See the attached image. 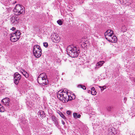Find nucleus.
I'll return each instance as SVG.
<instances>
[{
	"instance_id": "nucleus-1",
	"label": "nucleus",
	"mask_w": 135,
	"mask_h": 135,
	"mask_svg": "<svg viewBox=\"0 0 135 135\" xmlns=\"http://www.w3.org/2000/svg\"><path fill=\"white\" fill-rule=\"evenodd\" d=\"M67 52L68 55L70 56L75 57L78 56L79 52V50L76 47L73 45H70L68 47Z\"/></svg>"
},
{
	"instance_id": "nucleus-2",
	"label": "nucleus",
	"mask_w": 135,
	"mask_h": 135,
	"mask_svg": "<svg viewBox=\"0 0 135 135\" xmlns=\"http://www.w3.org/2000/svg\"><path fill=\"white\" fill-rule=\"evenodd\" d=\"M37 81L39 84H42V85L47 84L48 81L46 74L43 73L40 75L38 77Z\"/></svg>"
},
{
	"instance_id": "nucleus-3",
	"label": "nucleus",
	"mask_w": 135,
	"mask_h": 135,
	"mask_svg": "<svg viewBox=\"0 0 135 135\" xmlns=\"http://www.w3.org/2000/svg\"><path fill=\"white\" fill-rule=\"evenodd\" d=\"M33 55L37 58L40 57L42 54L40 47L38 45H35L33 46Z\"/></svg>"
},
{
	"instance_id": "nucleus-4",
	"label": "nucleus",
	"mask_w": 135,
	"mask_h": 135,
	"mask_svg": "<svg viewBox=\"0 0 135 135\" xmlns=\"http://www.w3.org/2000/svg\"><path fill=\"white\" fill-rule=\"evenodd\" d=\"M13 12L17 15H19L25 12V9L24 7L21 6L19 4L16 5L13 9Z\"/></svg>"
},
{
	"instance_id": "nucleus-5",
	"label": "nucleus",
	"mask_w": 135,
	"mask_h": 135,
	"mask_svg": "<svg viewBox=\"0 0 135 135\" xmlns=\"http://www.w3.org/2000/svg\"><path fill=\"white\" fill-rule=\"evenodd\" d=\"M21 34V33L19 31H17L15 33L10 34V40L12 42L17 41L20 38Z\"/></svg>"
},
{
	"instance_id": "nucleus-6",
	"label": "nucleus",
	"mask_w": 135,
	"mask_h": 135,
	"mask_svg": "<svg viewBox=\"0 0 135 135\" xmlns=\"http://www.w3.org/2000/svg\"><path fill=\"white\" fill-rule=\"evenodd\" d=\"M66 93H67V91L66 90H60L58 92L57 96V98L60 100H63V97L64 96H66Z\"/></svg>"
},
{
	"instance_id": "nucleus-7",
	"label": "nucleus",
	"mask_w": 135,
	"mask_h": 135,
	"mask_svg": "<svg viewBox=\"0 0 135 135\" xmlns=\"http://www.w3.org/2000/svg\"><path fill=\"white\" fill-rule=\"evenodd\" d=\"M19 18L15 16H12L10 18L11 23L14 25L18 23L19 21Z\"/></svg>"
},
{
	"instance_id": "nucleus-8",
	"label": "nucleus",
	"mask_w": 135,
	"mask_h": 135,
	"mask_svg": "<svg viewBox=\"0 0 135 135\" xmlns=\"http://www.w3.org/2000/svg\"><path fill=\"white\" fill-rule=\"evenodd\" d=\"M51 39L54 42L57 43L59 42L60 37L59 35L56 33H54L51 36Z\"/></svg>"
},
{
	"instance_id": "nucleus-9",
	"label": "nucleus",
	"mask_w": 135,
	"mask_h": 135,
	"mask_svg": "<svg viewBox=\"0 0 135 135\" xmlns=\"http://www.w3.org/2000/svg\"><path fill=\"white\" fill-rule=\"evenodd\" d=\"M14 82L16 84H18L21 78V75L18 73H15L14 75Z\"/></svg>"
},
{
	"instance_id": "nucleus-10",
	"label": "nucleus",
	"mask_w": 135,
	"mask_h": 135,
	"mask_svg": "<svg viewBox=\"0 0 135 135\" xmlns=\"http://www.w3.org/2000/svg\"><path fill=\"white\" fill-rule=\"evenodd\" d=\"M114 35L113 32L112 30H107L104 34L105 38L106 39L112 36V35Z\"/></svg>"
},
{
	"instance_id": "nucleus-11",
	"label": "nucleus",
	"mask_w": 135,
	"mask_h": 135,
	"mask_svg": "<svg viewBox=\"0 0 135 135\" xmlns=\"http://www.w3.org/2000/svg\"><path fill=\"white\" fill-rule=\"evenodd\" d=\"M108 41L112 42H115L117 40V37L113 35L106 39Z\"/></svg>"
},
{
	"instance_id": "nucleus-12",
	"label": "nucleus",
	"mask_w": 135,
	"mask_h": 135,
	"mask_svg": "<svg viewBox=\"0 0 135 135\" xmlns=\"http://www.w3.org/2000/svg\"><path fill=\"white\" fill-rule=\"evenodd\" d=\"M9 99L8 98H6L4 99H3L2 101L3 104L6 106H8L9 101Z\"/></svg>"
},
{
	"instance_id": "nucleus-13",
	"label": "nucleus",
	"mask_w": 135,
	"mask_h": 135,
	"mask_svg": "<svg viewBox=\"0 0 135 135\" xmlns=\"http://www.w3.org/2000/svg\"><path fill=\"white\" fill-rule=\"evenodd\" d=\"M68 98H69V96L68 94V92L67 91V93H66V96H64L63 97V100H61L63 103H66L68 101Z\"/></svg>"
},
{
	"instance_id": "nucleus-14",
	"label": "nucleus",
	"mask_w": 135,
	"mask_h": 135,
	"mask_svg": "<svg viewBox=\"0 0 135 135\" xmlns=\"http://www.w3.org/2000/svg\"><path fill=\"white\" fill-rule=\"evenodd\" d=\"M104 63V61H100L98 62L96 64V66L95 67V69H97L98 68L102 66Z\"/></svg>"
},
{
	"instance_id": "nucleus-15",
	"label": "nucleus",
	"mask_w": 135,
	"mask_h": 135,
	"mask_svg": "<svg viewBox=\"0 0 135 135\" xmlns=\"http://www.w3.org/2000/svg\"><path fill=\"white\" fill-rule=\"evenodd\" d=\"M73 116L74 118L77 119L80 118L81 116V115L80 114H78L77 113H73Z\"/></svg>"
},
{
	"instance_id": "nucleus-16",
	"label": "nucleus",
	"mask_w": 135,
	"mask_h": 135,
	"mask_svg": "<svg viewBox=\"0 0 135 135\" xmlns=\"http://www.w3.org/2000/svg\"><path fill=\"white\" fill-rule=\"evenodd\" d=\"M38 115H40L41 117H42L45 116V113L42 110H40L38 112Z\"/></svg>"
},
{
	"instance_id": "nucleus-17",
	"label": "nucleus",
	"mask_w": 135,
	"mask_h": 135,
	"mask_svg": "<svg viewBox=\"0 0 135 135\" xmlns=\"http://www.w3.org/2000/svg\"><path fill=\"white\" fill-rule=\"evenodd\" d=\"M97 93L96 91L95 90V89L94 87H92L91 88V94L93 95H95Z\"/></svg>"
},
{
	"instance_id": "nucleus-18",
	"label": "nucleus",
	"mask_w": 135,
	"mask_h": 135,
	"mask_svg": "<svg viewBox=\"0 0 135 135\" xmlns=\"http://www.w3.org/2000/svg\"><path fill=\"white\" fill-rule=\"evenodd\" d=\"M127 27L125 26H124L122 27L121 30L122 32H126L127 30Z\"/></svg>"
},
{
	"instance_id": "nucleus-19",
	"label": "nucleus",
	"mask_w": 135,
	"mask_h": 135,
	"mask_svg": "<svg viewBox=\"0 0 135 135\" xmlns=\"http://www.w3.org/2000/svg\"><path fill=\"white\" fill-rule=\"evenodd\" d=\"M23 75L26 78H28V74L26 71H23L22 73Z\"/></svg>"
},
{
	"instance_id": "nucleus-20",
	"label": "nucleus",
	"mask_w": 135,
	"mask_h": 135,
	"mask_svg": "<svg viewBox=\"0 0 135 135\" xmlns=\"http://www.w3.org/2000/svg\"><path fill=\"white\" fill-rule=\"evenodd\" d=\"M78 87L79 88H81L84 90L86 89V88H85V86L83 85L80 84L78 85Z\"/></svg>"
},
{
	"instance_id": "nucleus-21",
	"label": "nucleus",
	"mask_w": 135,
	"mask_h": 135,
	"mask_svg": "<svg viewBox=\"0 0 135 135\" xmlns=\"http://www.w3.org/2000/svg\"><path fill=\"white\" fill-rule=\"evenodd\" d=\"M57 23L60 25H61L62 24V21L61 20H58Z\"/></svg>"
},
{
	"instance_id": "nucleus-22",
	"label": "nucleus",
	"mask_w": 135,
	"mask_h": 135,
	"mask_svg": "<svg viewBox=\"0 0 135 135\" xmlns=\"http://www.w3.org/2000/svg\"><path fill=\"white\" fill-rule=\"evenodd\" d=\"M52 121H53L54 122L57 120L56 117L54 116H52Z\"/></svg>"
},
{
	"instance_id": "nucleus-23",
	"label": "nucleus",
	"mask_w": 135,
	"mask_h": 135,
	"mask_svg": "<svg viewBox=\"0 0 135 135\" xmlns=\"http://www.w3.org/2000/svg\"><path fill=\"white\" fill-rule=\"evenodd\" d=\"M60 116L62 118H64V119H66V117L62 113L60 112Z\"/></svg>"
},
{
	"instance_id": "nucleus-24",
	"label": "nucleus",
	"mask_w": 135,
	"mask_h": 135,
	"mask_svg": "<svg viewBox=\"0 0 135 135\" xmlns=\"http://www.w3.org/2000/svg\"><path fill=\"white\" fill-rule=\"evenodd\" d=\"M99 87L101 89V90H103L106 88V87L105 86H99Z\"/></svg>"
},
{
	"instance_id": "nucleus-25",
	"label": "nucleus",
	"mask_w": 135,
	"mask_h": 135,
	"mask_svg": "<svg viewBox=\"0 0 135 135\" xmlns=\"http://www.w3.org/2000/svg\"><path fill=\"white\" fill-rule=\"evenodd\" d=\"M44 46L46 47H47L48 46V44L47 42H44L43 43Z\"/></svg>"
},
{
	"instance_id": "nucleus-26",
	"label": "nucleus",
	"mask_w": 135,
	"mask_h": 135,
	"mask_svg": "<svg viewBox=\"0 0 135 135\" xmlns=\"http://www.w3.org/2000/svg\"><path fill=\"white\" fill-rule=\"evenodd\" d=\"M56 126H57L59 124V122H58L57 119L54 122Z\"/></svg>"
},
{
	"instance_id": "nucleus-27",
	"label": "nucleus",
	"mask_w": 135,
	"mask_h": 135,
	"mask_svg": "<svg viewBox=\"0 0 135 135\" xmlns=\"http://www.w3.org/2000/svg\"><path fill=\"white\" fill-rule=\"evenodd\" d=\"M56 126H57L59 124V122H58L57 119L54 122Z\"/></svg>"
},
{
	"instance_id": "nucleus-28",
	"label": "nucleus",
	"mask_w": 135,
	"mask_h": 135,
	"mask_svg": "<svg viewBox=\"0 0 135 135\" xmlns=\"http://www.w3.org/2000/svg\"><path fill=\"white\" fill-rule=\"evenodd\" d=\"M69 98H68V101L69 100H71L73 99V98L71 96H70L69 95Z\"/></svg>"
},
{
	"instance_id": "nucleus-29",
	"label": "nucleus",
	"mask_w": 135,
	"mask_h": 135,
	"mask_svg": "<svg viewBox=\"0 0 135 135\" xmlns=\"http://www.w3.org/2000/svg\"><path fill=\"white\" fill-rule=\"evenodd\" d=\"M67 113L68 115H70L71 113V112L69 110H68L66 112Z\"/></svg>"
},
{
	"instance_id": "nucleus-30",
	"label": "nucleus",
	"mask_w": 135,
	"mask_h": 135,
	"mask_svg": "<svg viewBox=\"0 0 135 135\" xmlns=\"http://www.w3.org/2000/svg\"><path fill=\"white\" fill-rule=\"evenodd\" d=\"M84 38H82L81 39V42H80L81 43H85L84 42V41H84Z\"/></svg>"
},
{
	"instance_id": "nucleus-31",
	"label": "nucleus",
	"mask_w": 135,
	"mask_h": 135,
	"mask_svg": "<svg viewBox=\"0 0 135 135\" xmlns=\"http://www.w3.org/2000/svg\"><path fill=\"white\" fill-rule=\"evenodd\" d=\"M120 2H123V3L127 1V0H119Z\"/></svg>"
},
{
	"instance_id": "nucleus-32",
	"label": "nucleus",
	"mask_w": 135,
	"mask_h": 135,
	"mask_svg": "<svg viewBox=\"0 0 135 135\" xmlns=\"http://www.w3.org/2000/svg\"><path fill=\"white\" fill-rule=\"evenodd\" d=\"M16 29V28L15 27H12V28L11 29V30H12V31H14Z\"/></svg>"
},
{
	"instance_id": "nucleus-33",
	"label": "nucleus",
	"mask_w": 135,
	"mask_h": 135,
	"mask_svg": "<svg viewBox=\"0 0 135 135\" xmlns=\"http://www.w3.org/2000/svg\"><path fill=\"white\" fill-rule=\"evenodd\" d=\"M61 122H62V124L63 125H64L65 124V122H64V121L63 120H62Z\"/></svg>"
},
{
	"instance_id": "nucleus-34",
	"label": "nucleus",
	"mask_w": 135,
	"mask_h": 135,
	"mask_svg": "<svg viewBox=\"0 0 135 135\" xmlns=\"http://www.w3.org/2000/svg\"><path fill=\"white\" fill-rule=\"evenodd\" d=\"M132 80L133 81L135 82V78H133V79H132Z\"/></svg>"
},
{
	"instance_id": "nucleus-35",
	"label": "nucleus",
	"mask_w": 135,
	"mask_h": 135,
	"mask_svg": "<svg viewBox=\"0 0 135 135\" xmlns=\"http://www.w3.org/2000/svg\"><path fill=\"white\" fill-rule=\"evenodd\" d=\"M88 93H91V91L90 90H88Z\"/></svg>"
},
{
	"instance_id": "nucleus-36",
	"label": "nucleus",
	"mask_w": 135,
	"mask_h": 135,
	"mask_svg": "<svg viewBox=\"0 0 135 135\" xmlns=\"http://www.w3.org/2000/svg\"><path fill=\"white\" fill-rule=\"evenodd\" d=\"M134 7H133V8H135V4L134 5Z\"/></svg>"
},
{
	"instance_id": "nucleus-37",
	"label": "nucleus",
	"mask_w": 135,
	"mask_h": 135,
	"mask_svg": "<svg viewBox=\"0 0 135 135\" xmlns=\"http://www.w3.org/2000/svg\"><path fill=\"white\" fill-rule=\"evenodd\" d=\"M126 99V98H124V99H125V100H126V99Z\"/></svg>"
},
{
	"instance_id": "nucleus-38",
	"label": "nucleus",
	"mask_w": 135,
	"mask_h": 135,
	"mask_svg": "<svg viewBox=\"0 0 135 135\" xmlns=\"http://www.w3.org/2000/svg\"><path fill=\"white\" fill-rule=\"evenodd\" d=\"M126 99V98H124V99H125V100H126V99Z\"/></svg>"
}]
</instances>
